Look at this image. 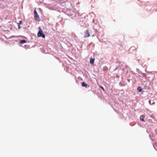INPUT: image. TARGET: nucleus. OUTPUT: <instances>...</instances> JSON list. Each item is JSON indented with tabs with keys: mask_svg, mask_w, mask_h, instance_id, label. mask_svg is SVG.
<instances>
[{
	"mask_svg": "<svg viewBox=\"0 0 157 157\" xmlns=\"http://www.w3.org/2000/svg\"><path fill=\"white\" fill-rule=\"evenodd\" d=\"M76 10L75 9H74L71 10L69 9H67L64 11L65 13L73 19L78 20V21H82L83 18L82 16L79 14L78 13H76Z\"/></svg>",
	"mask_w": 157,
	"mask_h": 157,
	"instance_id": "1",
	"label": "nucleus"
},
{
	"mask_svg": "<svg viewBox=\"0 0 157 157\" xmlns=\"http://www.w3.org/2000/svg\"><path fill=\"white\" fill-rule=\"evenodd\" d=\"M39 31L37 33V36L38 37H42L43 38H45V36L41 29L40 27H39Z\"/></svg>",
	"mask_w": 157,
	"mask_h": 157,
	"instance_id": "2",
	"label": "nucleus"
},
{
	"mask_svg": "<svg viewBox=\"0 0 157 157\" xmlns=\"http://www.w3.org/2000/svg\"><path fill=\"white\" fill-rule=\"evenodd\" d=\"M34 17L37 21H39L40 20L39 16L38 13L34 14Z\"/></svg>",
	"mask_w": 157,
	"mask_h": 157,
	"instance_id": "3",
	"label": "nucleus"
},
{
	"mask_svg": "<svg viewBox=\"0 0 157 157\" xmlns=\"http://www.w3.org/2000/svg\"><path fill=\"white\" fill-rule=\"evenodd\" d=\"M90 33L88 30H86V31L85 34V37H88L90 36Z\"/></svg>",
	"mask_w": 157,
	"mask_h": 157,
	"instance_id": "4",
	"label": "nucleus"
},
{
	"mask_svg": "<svg viewBox=\"0 0 157 157\" xmlns=\"http://www.w3.org/2000/svg\"><path fill=\"white\" fill-rule=\"evenodd\" d=\"M95 59L91 58L90 59V63L92 64H93L94 62Z\"/></svg>",
	"mask_w": 157,
	"mask_h": 157,
	"instance_id": "5",
	"label": "nucleus"
},
{
	"mask_svg": "<svg viewBox=\"0 0 157 157\" xmlns=\"http://www.w3.org/2000/svg\"><path fill=\"white\" fill-rule=\"evenodd\" d=\"M128 67L127 65L125 66L124 68H123L122 69V71L124 73H125L126 69H128Z\"/></svg>",
	"mask_w": 157,
	"mask_h": 157,
	"instance_id": "6",
	"label": "nucleus"
},
{
	"mask_svg": "<svg viewBox=\"0 0 157 157\" xmlns=\"http://www.w3.org/2000/svg\"><path fill=\"white\" fill-rule=\"evenodd\" d=\"M144 115H142L140 117V119L141 121H143L144 122H145V120H144Z\"/></svg>",
	"mask_w": 157,
	"mask_h": 157,
	"instance_id": "7",
	"label": "nucleus"
},
{
	"mask_svg": "<svg viewBox=\"0 0 157 157\" xmlns=\"http://www.w3.org/2000/svg\"><path fill=\"white\" fill-rule=\"evenodd\" d=\"M82 87H86L87 86V84L86 83V82H83L82 83Z\"/></svg>",
	"mask_w": 157,
	"mask_h": 157,
	"instance_id": "8",
	"label": "nucleus"
},
{
	"mask_svg": "<svg viewBox=\"0 0 157 157\" xmlns=\"http://www.w3.org/2000/svg\"><path fill=\"white\" fill-rule=\"evenodd\" d=\"M27 42V41L25 40H22L20 41V44H25Z\"/></svg>",
	"mask_w": 157,
	"mask_h": 157,
	"instance_id": "9",
	"label": "nucleus"
},
{
	"mask_svg": "<svg viewBox=\"0 0 157 157\" xmlns=\"http://www.w3.org/2000/svg\"><path fill=\"white\" fill-rule=\"evenodd\" d=\"M137 90L139 91V92H140L142 91V89L141 86H139L137 88Z\"/></svg>",
	"mask_w": 157,
	"mask_h": 157,
	"instance_id": "10",
	"label": "nucleus"
},
{
	"mask_svg": "<svg viewBox=\"0 0 157 157\" xmlns=\"http://www.w3.org/2000/svg\"><path fill=\"white\" fill-rule=\"evenodd\" d=\"M149 103L150 104L153 105L155 103V102H154L153 100H149Z\"/></svg>",
	"mask_w": 157,
	"mask_h": 157,
	"instance_id": "11",
	"label": "nucleus"
},
{
	"mask_svg": "<svg viewBox=\"0 0 157 157\" xmlns=\"http://www.w3.org/2000/svg\"><path fill=\"white\" fill-rule=\"evenodd\" d=\"M99 87H100L101 88V89H102V90H103L104 91H105V89H104V88L102 86H101V85H100V86H99Z\"/></svg>",
	"mask_w": 157,
	"mask_h": 157,
	"instance_id": "12",
	"label": "nucleus"
},
{
	"mask_svg": "<svg viewBox=\"0 0 157 157\" xmlns=\"http://www.w3.org/2000/svg\"><path fill=\"white\" fill-rule=\"evenodd\" d=\"M143 76L144 77H146L147 76V75H146V74L145 73H143Z\"/></svg>",
	"mask_w": 157,
	"mask_h": 157,
	"instance_id": "13",
	"label": "nucleus"
},
{
	"mask_svg": "<svg viewBox=\"0 0 157 157\" xmlns=\"http://www.w3.org/2000/svg\"><path fill=\"white\" fill-rule=\"evenodd\" d=\"M34 14L37 13V12L36 11V9H35L34 10Z\"/></svg>",
	"mask_w": 157,
	"mask_h": 157,
	"instance_id": "14",
	"label": "nucleus"
},
{
	"mask_svg": "<svg viewBox=\"0 0 157 157\" xmlns=\"http://www.w3.org/2000/svg\"><path fill=\"white\" fill-rule=\"evenodd\" d=\"M22 23V21H21L20 20L19 21L18 23V24L19 25H21V24Z\"/></svg>",
	"mask_w": 157,
	"mask_h": 157,
	"instance_id": "15",
	"label": "nucleus"
},
{
	"mask_svg": "<svg viewBox=\"0 0 157 157\" xmlns=\"http://www.w3.org/2000/svg\"><path fill=\"white\" fill-rule=\"evenodd\" d=\"M125 72H126L125 74L126 75H127L128 73V69H126V70L125 71Z\"/></svg>",
	"mask_w": 157,
	"mask_h": 157,
	"instance_id": "16",
	"label": "nucleus"
},
{
	"mask_svg": "<svg viewBox=\"0 0 157 157\" xmlns=\"http://www.w3.org/2000/svg\"><path fill=\"white\" fill-rule=\"evenodd\" d=\"M130 72L133 75H135L136 73L133 72L132 71H131Z\"/></svg>",
	"mask_w": 157,
	"mask_h": 157,
	"instance_id": "17",
	"label": "nucleus"
},
{
	"mask_svg": "<svg viewBox=\"0 0 157 157\" xmlns=\"http://www.w3.org/2000/svg\"><path fill=\"white\" fill-rule=\"evenodd\" d=\"M135 75L137 77L140 76V75L136 73L135 74Z\"/></svg>",
	"mask_w": 157,
	"mask_h": 157,
	"instance_id": "18",
	"label": "nucleus"
},
{
	"mask_svg": "<svg viewBox=\"0 0 157 157\" xmlns=\"http://www.w3.org/2000/svg\"><path fill=\"white\" fill-rule=\"evenodd\" d=\"M119 84L120 85V86H122V83H121V82H119Z\"/></svg>",
	"mask_w": 157,
	"mask_h": 157,
	"instance_id": "19",
	"label": "nucleus"
},
{
	"mask_svg": "<svg viewBox=\"0 0 157 157\" xmlns=\"http://www.w3.org/2000/svg\"><path fill=\"white\" fill-rule=\"evenodd\" d=\"M21 27L20 25L18 24V28L19 29H20L21 28Z\"/></svg>",
	"mask_w": 157,
	"mask_h": 157,
	"instance_id": "20",
	"label": "nucleus"
},
{
	"mask_svg": "<svg viewBox=\"0 0 157 157\" xmlns=\"http://www.w3.org/2000/svg\"><path fill=\"white\" fill-rule=\"evenodd\" d=\"M139 78H140V80H142V76H139Z\"/></svg>",
	"mask_w": 157,
	"mask_h": 157,
	"instance_id": "21",
	"label": "nucleus"
},
{
	"mask_svg": "<svg viewBox=\"0 0 157 157\" xmlns=\"http://www.w3.org/2000/svg\"><path fill=\"white\" fill-rule=\"evenodd\" d=\"M108 69V68H107V67H105V69H104V70L107 71Z\"/></svg>",
	"mask_w": 157,
	"mask_h": 157,
	"instance_id": "22",
	"label": "nucleus"
},
{
	"mask_svg": "<svg viewBox=\"0 0 157 157\" xmlns=\"http://www.w3.org/2000/svg\"><path fill=\"white\" fill-rule=\"evenodd\" d=\"M151 136H152V135H151V134H150V135H149V137H150V138H151Z\"/></svg>",
	"mask_w": 157,
	"mask_h": 157,
	"instance_id": "23",
	"label": "nucleus"
},
{
	"mask_svg": "<svg viewBox=\"0 0 157 157\" xmlns=\"http://www.w3.org/2000/svg\"><path fill=\"white\" fill-rule=\"evenodd\" d=\"M139 71V69H138V68H137L136 69V71H137L138 72V71Z\"/></svg>",
	"mask_w": 157,
	"mask_h": 157,
	"instance_id": "24",
	"label": "nucleus"
},
{
	"mask_svg": "<svg viewBox=\"0 0 157 157\" xmlns=\"http://www.w3.org/2000/svg\"><path fill=\"white\" fill-rule=\"evenodd\" d=\"M155 11L157 12V8L156 9Z\"/></svg>",
	"mask_w": 157,
	"mask_h": 157,
	"instance_id": "25",
	"label": "nucleus"
},
{
	"mask_svg": "<svg viewBox=\"0 0 157 157\" xmlns=\"http://www.w3.org/2000/svg\"><path fill=\"white\" fill-rule=\"evenodd\" d=\"M150 111V110H149V109H147V111Z\"/></svg>",
	"mask_w": 157,
	"mask_h": 157,
	"instance_id": "26",
	"label": "nucleus"
},
{
	"mask_svg": "<svg viewBox=\"0 0 157 157\" xmlns=\"http://www.w3.org/2000/svg\"><path fill=\"white\" fill-rule=\"evenodd\" d=\"M92 36H94V35H92Z\"/></svg>",
	"mask_w": 157,
	"mask_h": 157,
	"instance_id": "27",
	"label": "nucleus"
}]
</instances>
